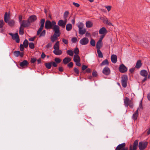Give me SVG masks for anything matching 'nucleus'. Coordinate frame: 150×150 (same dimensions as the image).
<instances>
[{
    "label": "nucleus",
    "mask_w": 150,
    "mask_h": 150,
    "mask_svg": "<svg viewBox=\"0 0 150 150\" xmlns=\"http://www.w3.org/2000/svg\"><path fill=\"white\" fill-rule=\"evenodd\" d=\"M67 53L69 55L72 56L74 54V52L71 50H68L67 51Z\"/></svg>",
    "instance_id": "nucleus-38"
},
{
    "label": "nucleus",
    "mask_w": 150,
    "mask_h": 150,
    "mask_svg": "<svg viewBox=\"0 0 150 150\" xmlns=\"http://www.w3.org/2000/svg\"><path fill=\"white\" fill-rule=\"evenodd\" d=\"M28 42L27 39H25L23 42V46L25 48H27L28 46Z\"/></svg>",
    "instance_id": "nucleus-36"
},
{
    "label": "nucleus",
    "mask_w": 150,
    "mask_h": 150,
    "mask_svg": "<svg viewBox=\"0 0 150 150\" xmlns=\"http://www.w3.org/2000/svg\"><path fill=\"white\" fill-rule=\"evenodd\" d=\"M20 53V52L19 51H15L13 52L14 55L16 57L19 56Z\"/></svg>",
    "instance_id": "nucleus-40"
},
{
    "label": "nucleus",
    "mask_w": 150,
    "mask_h": 150,
    "mask_svg": "<svg viewBox=\"0 0 150 150\" xmlns=\"http://www.w3.org/2000/svg\"><path fill=\"white\" fill-rule=\"evenodd\" d=\"M106 24H107V25H112V23L111 22H109L107 18H106Z\"/></svg>",
    "instance_id": "nucleus-56"
},
{
    "label": "nucleus",
    "mask_w": 150,
    "mask_h": 150,
    "mask_svg": "<svg viewBox=\"0 0 150 150\" xmlns=\"http://www.w3.org/2000/svg\"><path fill=\"white\" fill-rule=\"evenodd\" d=\"M52 45L51 43L49 42L47 45H46V47L47 48H49L50 47H51Z\"/></svg>",
    "instance_id": "nucleus-59"
},
{
    "label": "nucleus",
    "mask_w": 150,
    "mask_h": 150,
    "mask_svg": "<svg viewBox=\"0 0 150 150\" xmlns=\"http://www.w3.org/2000/svg\"><path fill=\"white\" fill-rule=\"evenodd\" d=\"M30 25L28 20H23L21 23L20 25L24 28H27Z\"/></svg>",
    "instance_id": "nucleus-11"
},
{
    "label": "nucleus",
    "mask_w": 150,
    "mask_h": 150,
    "mask_svg": "<svg viewBox=\"0 0 150 150\" xmlns=\"http://www.w3.org/2000/svg\"><path fill=\"white\" fill-rule=\"evenodd\" d=\"M127 70V68L122 64L120 65L119 67V71L121 73H124L126 72Z\"/></svg>",
    "instance_id": "nucleus-12"
},
{
    "label": "nucleus",
    "mask_w": 150,
    "mask_h": 150,
    "mask_svg": "<svg viewBox=\"0 0 150 150\" xmlns=\"http://www.w3.org/2000/svg\"><path fill=\"white\" fill-rule=\"evenodd\" d=\"M29 64V63L26 60H24L20 63V66L22 67L27 66Z\"/></svg>",
    "instance_id": "nucleus-19"
},
{
    "label": "nucleus",
    "mask_w": 150,
    "mask_h": 150,
    "mask_svg": "<svg viewBox=\"0 0 150 150\" xmlns=\"http://www.w3.org/2000/svg\"><path fill=\"white\" fill-rule=\"evenodd\" d=\"M102 72L105 75L108 76L110 74V70L108 67H106L103 69L102 71Z\"/></svg>",
    "instance_id": "nucleus-13"
},
{
    "label": "nucleus",
    "mask_w": 150,
    "mask_h": 150,
    "mask_svg": "<svg viewBox=\"0 0 150 150\" xmlns=\"http://www.w3.org/2000/svg\"><path fill=\"white\" fill-rule=\"evenodd\" d=\"M46 68L48 69H50L52 67V66L56 67L57 66V64L54 62L51 61L49 62L45 63V64Z\"/></svg>",
    "instance_id": "nucleus-8"
},
{
    "label": "nucleus",
    "mask_w": 150,
    "mask_h": 150,
    "mask_svg": "<svg viewBox=\"0 0 150 150\" xmlns=\"http://www.w3.org/2000/svg\"><path fill=\"white\" fill-rule=\"evenodd\" d=\"M77 40V39L76 37H73L71 39V41L73 43H75Z\"/></svg>",
    "instance_id": "nucleus-50"
},
{
    "label": "nucleus",
    "mask_w": 150,
    "mask_h": 150,
    "mask_svg": "<svg viewBox=\"0 0 150 150\" xmlns=\"http://www.w3.org/2000/svg\"><path fill=\"white\" fill-rule=\"evenodd\" d=\"M88 66L85 65H83L82 67V71L85 70L86 69L88 68Z\"/></svg>",
    "instance_id": "nucleus-54"
},
{
    "label": "nucleus",
    "mask_w": 150,
    "mask_h": 150,
    "mask_svg": "<svg viewBox=\"0 0 150 150\" xmlns=\"http://www.w3.org/2000/svg\"><path fill=\"white\" fill-rule=\"evenodd\" d=\"M140 74L142 76L146 77L148 75V72L146 70H142L140 71Z\"/></svg>",
    "instance_id": "nucleus-24"
},
{
    "label": "nucleus",
    "mask_w": 150,
    "mask_h": 150,
    "mask_svg": "<svg viewBox=\"0 0 150 150\" xmlns=\"http://www.w3.org/2000/svg\"><path fill=\"white\" fill-rule=\"evenodd\" d=\"M73 4L76 7H79L80 6V5L79 4H78V3H75V2H73Z\"/></svg>",
    "instance_id": "nucleus-60"
},
{
    "label": "nucleus",
    "mask_w": 150,
    "mask_h": 150,
    "mask_svg": "<svg viewBox=\"0 0 150 150\" xmlns=\"http://www.w3.org/2000/svg\"><path fill=\"white\" fill-rule=\"evenodd\" d=\"M79 50L78 48L76 47L74 50V52L75 55H78L79 53Z\"/></svg>",
    "instance_id": "nucleus-42"
},
{
    "label": "nucleus",
    "mask_w": 150,
    "mask_h": 150,
    "mask_svg": "<svg viewBox=\"0 0 150 150\" xmlns=\"http://www.w3.org/2000/svg\"><path fill=\"white\" fill-rule=\"evenodd\" d=\"M29 47L31 49H33L34 48V45L33 42H30L29 44Z\"/></svg>",
    "instance_id": "nucleus-47"
},
{
    "label": "nucleus",
    "mask_w": 150,
    "mask_h": 150,
    "mask_svg": "<svg viewBox=\"0 0 150 150\" xmlns=\"http://www.w3.org/2000/svg\"><path fill=\"white\" fill-rule=\"evenodd\" d=\"M95 40L93 39H91L90 42V44L93 47L95 45Z\"/></svg>",
    "instance_id": "nucleus-44"
},
{
    "label": "nucleus",
    "mask_w": 150,
    "mask_h": 150,
    "mask_svg": "<svg viewBox=\"0 0 150 150\" xmlns=\"http://www.w3.org/2000/svg\"><path fill=\"white\" fill-rule=\"evenodd\" d=\"M148 143L147 142L141 141L138 144L139 150H144L147 147Z\"/></svg>",
    "instance_id": "nucleus-4"
},
{
    "label": "nucleus",
    "mask_w": 150,
    "mask_h": 150,
    "mask_svg": "<svg viewBox=\"0 0 150 150\" xmlns=\"http://www.w3.org/2000/svg\"><path fill=\"white\" fill-rule=\"evenodd\" d=\"M88 39L86 37L83 38L79 41L80 43L82 45H85L87 44L88 43Z\"/></svg>",
    "instance_id": "nucleus-14"
},
{
    "label": "nucleus",
    "mask_w": 150,
    "mask_h": 150,
    "mask_svg": "<svg viewBox=\"0 0 150 150\" xmlns=\"http://www.w3.org/2000/svg\"><path fill=\"white\" fill-rule=\"evenodd\" d=\"M4 25V21L3 20H0V28H2Z\"/></svg>",
    "instance_id": "nucleus-57"
},
{
    "label": "nucleus",
    "mask_w": 150,
    "mask_h": 150,
    "mask_svg": "<svg viewBox=\"0 0 150 150\" xmlns=\"http://www.w3.org/2000/svg\"><path fill=\"white\" fill-rule=\"evenodd\" d=\"M73 62H71L67 64V66L69 68H71L73 67Z\"/></svg>",
    "instance_id": "nucleus-48"
},
{
    "label": "nucleus",
    "mask_w": 150,
    "mask_h": 150,
    "mask_svg": "<svg viewBox=\"0 0 150 150\" xmlns=\"http://www.w3.org/2000/svg\"><path fill=\"white\" fill-rule=\"evenodd\" d=\"M56 24V22L55 21H51L47 20L46 21L45 27L47 29H52L54 25Z\"/></svg>",
    "instance_id": "nucleus-2"
},
{
    "label": "nucleus",
    "mask_w": 150,
    "mask_h": 150,
    "mask_svg": "<svg viewBox=\"0 0 150 150\" xmlns=\"http://www.w3.org/2000/svg\"><path fill=\"white\" fill-rule=\"evenodd\" d=\"M128 80V77L126 75H124L121 77V84L124 88H126L127 86V83Z\"/></svg>",
    "instance_id": "nucleus-3"
},
{
    "label": "nucleus",
    "mask_w": 150,
    "mask_h": 150,
    "mask_svg": "<svg viewBox=\"0 0 150 150\" xmlns=\"http://www.w3.org/2000/svg\"><path fill=\"white\" fill-rule=\"evenodd\" d=\"M73 60L75 62H80V59L79 56L78 55H74Z\"/></svg>",
    "instance_id": "nucleus-26"
},
{
    "label": "nucleus",
    "mask_w": 150,
    "mask_h": 150,
    "mask_svg": "<svg viewBox=\"0 0 150 150\" xmlns=\"http://www.w3.org/2000/svg\"><path fill=\"white\" fill-rule=\"evenodd\" d=\"M22 16L21 15H20L19 16L18 19L19 20V22H21L22 21Z\"/></svg>",
    "instance_id": "nucleus-63"
},
{
    "label": "nucleus",
    "mask_w": 150,
    "mask_h": 150,
    "mask_svg": "<svg viewBox=\"0 0 150 150\" xmlns=\"http://www.w3.org/2000/svg\"><path fill=\"white\" fill-rule=\"evenodd\" d=\"M93 76L94 77H96L97 76V72L96 71L94 70L92 73Z\"/></svg>",
    "instance_id": "nucleus-49"
},
{
    "label": "nucleus",
    "mask_w": 150,
    "mask_h": 150,
    "mask_svg": "<svg viewBox=\"0 0 150 150\" xmlns=\"http://www.w3.org/2000/svg\"><path fill=\"white\" fill-rule=\"evenodd\" d=\"M107 33V31L105 27H103L99 30V33L101 35H105Z\"/></svg>",
    "instance_id": "nucleus-17"
},
{
    "label": "nucleus",
    "mask_w": 150,
    "mask_h": 150,
    "mask_svg": "<svg viewBox=\"0 0 150 150\" xmlns=\"http://www.w3.org/2000/svg\"><path fill=\"white\" fill-rule=\"evenodd\" d=\"M138 140H135L134 142L133 145H130L129 147V150H137L138 148Z\"/></svg>",
    "instance_id": "nucleus-6"
},
{
    "label": "nucleus",
    "mask_w": 150,
    "mask_h": 150,
    "mask_svg": "<svg viewBox=\"0 0 150 150\" xmlns=\"http://www.w3.org/2000/svg\"><path fill=\"white\" fill-rule=\"evenodd\" d=\"M62 41L65 44H67L68 43V40L65 39L63 38L62 39Z\"/></svg>",
    "instance_id": "nucleus-55"
},
{
    "label": "nucleus",
    "mask_w": 150,
    "mask_h": 150,
    "mask_svg": "<svg viewBox=\"0 0 150 150\" xmlns=\"http://www.w3.org/2000/svg\"><path fill=\"white\" fill-rule=\"evenodd\" d=\"M53 52L56 55H59L61 54L62 53V50H61L58 49L57 50H54L53 51Z\"/></svg>",
    "instance_id": "nucleus-25"
},
{
    "label": "nucleus",
    "mask_w": 150,
    "mask_h": 150,
    "mask_svg": "<svg viewBox=\"0 0 150 150\" xmlns=\"http://www.w3.org/2000/svg\"><path fill=\"white\" fill-rule=\"evenodd\" d=\"M91 71V70L90 68H87L86 70L85 71H84L83 73H90Z\"/></svg>",
    "instance_id": "nucleus-53"
},
{
    "label": "nucleus",
    "mask_w": 150,
    "mask_h": 150,
    "mask_svg": "<svg viewBox=\"0 0 150 150\" xmlns=\"http://www.w3.org/2000/svg\"><path fill=\"white\" fill-rule=\"evenodd\" d=\"M71 61V59L69 57H65L63 60V62L64 64H66Z\"/></svg>",
    "instance_id": "nucleus-21"
},
{
    "label": "nucleus",
    "mask_w": 150,
    "mask_h": 150,
    "mask_svg": "<svg viewBox=\"0 0 150 150\" xmlns=\"http://www.w3.org/2000/svg\"><path fill=\"white\" fill-rule=\"evenodd\" d=\"M126 144L123 143L119 144L116 147L115 150H128L127 147H125Z\"/></svg>",
    "instance_id": "nucleus-9"
},
{
    "label": "nucleus",
    "mask_w": 150,
    "mask_h": 150,
    "mask_svg": "<svg viewBox=\"0 0 150 150\" xmlns=\"http://www.w3.org/2000/svg\"><path fill=\"white\" fill-rule=\"evenodd\" d=\"M19 33L20 35H22L24 33V27L21 26L20 25L19 29Z\"/></svg>",
    "instance_id": "nucleus-32"
},
{
    "label": "nucleus",
    "mask_w": 150,
    "mask_h": 150,
    "mask_svg": "<svg viewBox=\"0 0 150 150\" xmlns=\"http://www.w3.org/2000/svg\"><path fill=\"white\" fill-rule=\"evenodd\" d=\"M97 53L98 54V57L100 58H102L103 57V55L102 52L100 49H97Z\"/></svg>",
    "instance_id": "nucleus-35"
},
{
    "label": "nucleus",
    "mask_w": 150,
    "mask_h": 150,
    "mask_svg": "<svg viewBox=\"0 0 150 150\" xmlns=\"http://www.w3.org/2000/svg\"><path fill=\"white\" fill-rule=\"evenodd\" d=\"M37 19V16L35 15H32L30 16L28 19L30 23H31L35 21Z\"/></svg>",
    "instance_id": "nucleus-15"
},
{
    "label": "nucleus",
    "mask_w": 150,
    "mask_h": 150,
    "mask_svg": "<svg viewBox=\"0 0 150 150\" xmlns=\"http://www.w3.org/2000/svg\"><path fill=\"white\" fill-rule=\"evenodd\" d=\"M72 27V25L70 23H68L66 25V30L68 31H70L71 30Z\"/></svg>",
    "instance_id": "nucleus-30"
},
{
    "label": "nucleus",
    "mask_w": 150,
    "mask_h": 150,
    "mask_svg": "<svg viewBox=\"0 0 150 150\" xmlns=\"http://www.w3.org/2000/svg\"><path fill=\"white\" fill-rule=\"evenodd\" d=\"M37 59L36 58H31L30 62L31 63H35Z\"/></svg>",
    "instance_id": "nucleus-52"
},
{
    "label": "nucleus",
    "mask_w": 150,
    "mask_h": 150,
    "mask_svg": "<svg viewBox=\"0 0 150 150\" xmlns=\"http://www.w3.org/2000/svg\"><path fill=\"white\" fill-rule=\"evenodd\" d=\"M58 25L59 26L62 27L63 28H64L66 25V23L62 20H60L58 21Z\"/></svg>",
    "instance_id": "nucleus-18"
},
{
    "label": "nucleus",
    "mask_w": 150,
    "mask_h": 150,
    "mask_svg": "<svg viewBox=\"0 0 150 150\" xmlns=\"http://www.w3.org/2000/svg\"><path fill=\"white\" fill-rule=\"evenodd\" d=\"M128 106H129L131 108H132L133 107V102L131 100H130Z\"/></svg>",
    "instance_id": "nucleus-46"
},
{
    "label": "nucleus",
    "mask_w": 150,
    "mask_h": 150,
    "mask_svg": "<svg viewBox=\"0 0 150 150\" xmlns=\"http://www.w3.org/2000/svg\"><path fill=\"white\" fill-rule=\"evenodd\" d=\"M9 34L12 37V38L13 40H15L16 42L18 43L20 42V39L18 34L16 33L15 34L9 33Z\"/></svg>",
    "instance_id": "nucleus-10"
},
{
    "label": "nucleus",
    "mask_w": 150,
    "mask_h": 150,
    "mask_svg": "<svg viewBox=\"0 0 150 150\" xmlns=\"http://www.w3.org/2000/svg\"><path fill=\"white\" fill-rule=\"evenodd\" d=\"M111 60L112 62L113 63H115L117 61V57L116 55L112 54L111 55Z\"/></svg>",
    "instance_id": "nucleus-20"
},
{
    "label": "nucleus",
    "mask_w": 150,
    "mask_h": 150,
    "mask_svg": "<svg viewBox=\"0 0 150 150\" xmlns=\"http://www.w3.org/2000/svg\"><path fill=\"white\" fill-rule=\"evenodd\" d=\"M59 41H57L56 42L55 44H54V46L53 47V48L54 50L58 49L59 48Z\"/></svg>",
    "instance_id": "nucleus-33"
},
{
    "label": "nucleus",
    "mask_w": 150,
    "mask_h": 150,
    "mask_svg": "<svg viewBox=\"0 0 150 150\" xmlns=\"http://www.w3.org/2000/svg\"><path fill=\"white\" fill-rule=\"evenodd\" d=\"M79 33L80 35H83L86 32V30L85 29H81L80 28L79 30Z\"/></svg>",
    "instance_id": "nucleus-34"
},
{
    "label": "nucleus",
    "mask_w": 150,
    "mask_h": 150,
    "mask_svg": "<svg viewBox=\"0 0 150 150\" xmlns=\"http://www.w3.org/2000/svg\"><path fill=\"white\" fill-rule=\"evenodd\" d=\"M35 38H36V37L35 36H34L32 38H29L28 39V40L29 41H34V40Z\"/></svg>",
    "instance_id": "nucleus-61"
},
{
    "label": "nucleus",
    "mask_w": 150,
    "mask_h": 150,
    "mask_svg": "<svg viewBox=\"0 0 150 150\" xmlns=\"http://www.w3.org/2000/svg\"><path fill=\"white\" fill-rule=\"evenodd\" d=\"M10 15L6 12L4 16V21L6 23H8V24L11 26H13L14 25L15 21L13 20H9L10 19Z\"/></svg>",
    "instance_id": "nucleus-1"
},
{
    "label": "nucleus",
    "mask_w": 150,
    "mask_h": 150,
    "mask_svg": "<svg viewBox=\"0 0 150 150\" xmlns=\"http://www.w3.org/2000/svg\"><path fill=\"white\" fill-rule=\"evenodd\" d=\"M139 110V108H138L137 110L134 112L133 114L132 117V119L134 120V121L136 120H137V117L139 115V112L138 110Z\"/></svg>",
    "instance_id": "nucleus-16"
},
{
    "label": "nucleus",
    "mask_w": 150,
    "mask_h": 150,
    "mask_svg": "<svg viewBox=\"0 0 150 150\" xmlns=\"http://www.w3.org/2000/svg\"><path fill=\"white\" fill-rule=\"evenodd\" d=\"M142 65L141 61L140 60H139L137 61L135 67L137 69H139L141 67Z\"/></svg>",
    "instance_id": "nucleus-27"
},
{
    "label": "nucleus",
    "mask_w": 150,
    "mask_h": 150,
    "mask_svg": "<svg viewBox=\"0 0 150 150\" xmlns=\"http://www.w3.org/2000/svg\"><path fill=\"white\" fill-rule=\"evenodd\" d=\"M52 29L54 32V34H57V36H59L60 35L61 33L60 32V28L58 25L55 24Z\"/></svg>",
    "instance_id": "nucleus-7"
},
{
    "label": "nucleus",
    "mask_w": 150,
    "mask_h": 150,
    "mask_svg": "<svg viewBox=\"0 0 150 150\" xmlns=\"http://www.w3.org/2000/svg\"><path fill=\"white\" fill-rule=\"evenodd\" d=\"M57 35L54 34L52 36H51V40L52 42H54L57 39V38L59 36H57Z\"/></svg>",
    "instance_id": "nucleus-23"
},
{
    "label": "nucleus",
    "mask_w": 150,
    "mask_h": 150,
    "mask_svg": "<svg viewBox=\"0 0 150 150\" xmlns=\"http://www.w3.org/2000/svg\"><path fill=\"white\" fill-rule=\"evenodd\" d=\"M86 27L88 28L91 27L93 25V23L91 21H86Z\"/></svg>",
    "instance_id": "nucleus-28"
},
{
    "label": "nucleus",
    "mask_w": 150,
    "mask_h": 150,
    "mask_svg": "<svg viewBox=\"0 0 150 150\" xmlns=\"http://www.w3.org/2000/svg\"><path fill=\"white\" fill-rule=\"evenodd\" d=\"M83 26V23L81 22H80L79 23L78 25V27L79 28V30L80 29V28L81 29H82Z\"/></svg>",
    "instance_id": "nucleus-43"
},
{
    "label": "nucleus",
    "mask_w": 150,
    "mask_h": 150,
    "mask_svg": "<svg viewBox=\"0 0 150 150\" xmlns=\"http://www.w3.org/2000/svg\"><path fill=\"white\" fill-rule=\"evenodd\" d=\"M24 46L22 44H21L20 46V50L21 51H23L24 50Z\"/></svg>",
    "instance_id": "nucleus-51"
},
{
    "label": "nucleus",
    "mask_w": 150,
    "mask_h": 150,
    "mask_svg": "<svg viewBox=\"0 0 150 150\" xmlns=\"http://www.w3.org/2000/svg\"><path fill=\"white\" fill-rule=\"evenodd\" d=\"M109 64V63L107 59H105L103 60L102 62L100 64V65L102 66L104 65H108Z\"/></svg>",
    "instance_id": "nucleus-29"
},
{
    "label": "nucleus",
    "mask_w": 150,
    "mask_h": 150,
    "mask_svg": "<svg viewBox=\"0 0 150 150\" xmlns=\"http://www.w3.org/2000/svg\"><path fill=\"white\" fill-rule=\"evenodd\" d=\"M106 8L108 11H110L111 9V6H106Z\"/></svg>",
    "instance_id": "nucleus-62"
},
{
    "label": "nucleus",
    "mask_w": 150,
    "mask_h": 150,
    "mask_svg": "<svg viewBox=\"0 0 150 150\" xmlns=\"http://www.w3.org/2000/svg\"><path fill=\"white\" fill-rule=\"evenodd\" d=\"M58 70L60 72H62L64 71V68L62 67H60L58 68Z\"/></svg>",
    "instance_id": "nucleus-58"
},
{
    "label": "nucleus",
    "mask_w": 150,
    "mask_h": 150,
    "mask_svg": "<svg viewBox=\"0 0 150 150\" xmlns=\"http://www.w3.org/2000/svg\"><path fill=\"white\" fill-rule=\"evenodd\" d=\"M46 34V31L45 30H43L42 32L40 33V34H39L40 36L39 37H44L45 36Z\"/></svg>",
    "instance_id": "nucleus-41"
},
{
    "label": "nucleus",
    "mask_w": 150,
    "mask_h": 150,
    "mask_svg": "<svg viewBox=\"0 0 150 150\" xmlns=\"http://www.w3.org/2000/svg\"><path fill=\"white\" fill-rule=\"evenodd\" d=\"M69 14V12L68 11H66L64 13V19H66Z\"/></svg>",
    "instance_id": "nucleus-45"
},
{
    "label": "nucleus",
    "mask_w": 150,
    "mask_h": 150,
    "mask_svg": "<svg viewBox=\"0 0 150 150\" xmlns=\"http://www.w3.org/2000/svg\"><path fill=\"white\" fill-rule=\"evenodd\" d=\"M54 60L55 61L54 62H55L57 64L60 63L62 61L61 59L57 57L55 58L54 59Z\"/></svg>",
    "instance_id": "nucleus-39"
},
{
    "label": "nucleus",
    "mask_w": 150,
    "mask_h": 150,
    "mask_svg": "<svg viewBox=\"0 0 150 150\" xmlns=\"http://www.w3.org/2000/svg\"><path fill=\"white\" fill-rule=\"evenodd\" d=\"M96 48L97 49H100L102 47V41L101 40H99L96 43Z\"/></svg>",
    "instance_id": "nucleus-22"
},
{
    "label": "nucleus",
    "mask_w": 150,
    "mask_h": 150,
    "mask_svg": "<svg viewBox=\"0 0 150 150\" xmlns=\"http://www.w3.org/2000/svg\"><path fill=\"white\" fill-rule=\"evenodd\" d=\"M74 71L75 73L76 74V76H78L79 74V71L76 67H74Z\"/></svg>",
    "instance_id": "nucleus-37"
},
{
    "label": "nucleus",
    "mask_w": 150,
    "mask_h": 150,
    "mask_svg": "<svg viewBox=\"0 0 150 150\" xmlns=\"http://www.w3.org/2000/svg\"><path fill=\"white\" fill-rule=\"evenodd\" d=\"M134 70L135 68H132L130 69L129 71L131 73H132L134 71Z\"/></svg>",
    "instance_id": "nucleus-64"
},
{
    "label": "nucleus",
    "mask_w": 150,
    "mask_h": 150,
    "mask_svg": "<svg viewBox=\"0 0 150 150\" xmlns=\"http://www.w3.org/2000/svg\"><path fill=\"white\" fill-rule=\"evenodd\" d=\"M129 101V99L127 97H125V98L124 99V104L127 107L128 106V103Z\"/></svg>",
    "instance_id": "nucleus-31"
},
{
    "label": "nucleus",
    "mask_w": 150,
    "mask_h": 150,
    "mask_svg": "<svg viewBox=\"0 0 150 150\" xmlns=\"http://www.w3.org/2000/svg\"><path fill=\"white\" fill-rule=\"evenodd\" d=\"M45 21V19L43 18L42 19L40 20V28H39V29L38 30L37 32V35H38L40 33V32L42 31V30L43 29L44 27Z\"/></svg>",
    "instance_id": "nucleus-5"
}]
</instances>
